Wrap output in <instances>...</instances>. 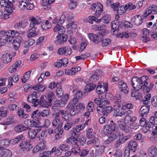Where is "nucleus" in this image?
I'll return each instance as SVG.
<instances>
[{"label":"nucleus","instance_id":"obj_35","mask_svg":"<svg viewBox=\"0 0 157 157\" xmlns=\"http://www.w3.org/2000/svg\"><path fill=\"white\" fill-rule=\"evenodd\" d=\"M70 133L71 135V137H73L74 140H75V143H78L79 142V141L78 140L80 134L79 133L75 131L72 129L70 131Z\"/></svg>","mask_w":157,"mask_h":157},{"label":"nucleus","instance_id":"obj_14","mask_svg":"<svg viewBox=\"0 0 157 157\" xmlns=\"http://www.w3.org/2000/svg\"><path fill=\"white\" fill-rule=\"evenodd\" d=\"M20 146L23 151H28L33 148L32 145L29 141H23L20 144Z\"/></svg>","mask_w":157,"mask_h":157},{"label":"nucleus","instance_id":"obj_40","mask_svg":"<svg viewBox=\"0 0 157 157\" xmlns=\"http://www.w3.org/2000/svg\"><path fill=\"white\" fill-rule=\"evenodd\" d=\"M17 114L18 116L21 119H25L28 117V115L24 113V110L22 109H18Z\"/></svg>","mask_w":157,"mask_h":157},{"label":"nucleus","instance_id":"obj_52","mask_svg":"<svg viewBox=\"0 0 157 157\" xmlns=\"http://www.w3.org/2000/svg\"><path fill=\"white\" fill-rule=\"evenodd\" d=\"M47 95L48 98V100H49L50 102H52V100L55 98V95L51 90H48L47 92Z\"/></svg>","mask_w":157,"mask_h":157},{"label":"nucleus","instance_id":"obj_21","mask_svg":"<svg viewBox=\"0 0 157 157\" xmlns=\"http://www.w3.org/2000/svg\"><path fill=\"white\" fill-rule=\"evenodd\" d=\"M11 152L8 149H0V157H11Z\"/></svg>","mask_w":157,"mask_h":157},{"label":"nucleus","instance_id":"obj_19","mask_svg":"<svg viewBox=\"0 0 157 157\" xmlns=\"http://www.w3.org/2000/svg\"><path fill=\"white\" fill-rule=\"evenodd\" d=\"M118 87L121 91H123L125 94L128 93V88L127 85L123 81H121L118 82Z\"/></svg>","mask_w":157,"mask_h":157},{"label":"nucleus","instance_id":"obj_59","mask_svg":"<svg viewBox=\"0 0 157 157\" xmlns=\"http://www.w3.org/2000/svg\"><path fill=\"white\" fill-rule=\"evenodd\" d=\"M103 22L106 24H108L110 21L111 17L109 14H105L101 18Z\"/></svg>","mask_w":157,"mask_h":157},{"label":"nucleus","instance_id":"obj_56","mask_svg":"<svg viewBox=\"0 0 157 157\" xmlns=\"http://www.w3.org/2000/svg\"><path fill=\"white\" fill-rule=\"evenodd\" d=\"M90 54L89 53H86L84 54L76 56L75 58L77 60L79 59H85L90 56Z\"/></svg>","mask_w":157,"mask_h":157},{"label":"nucleus","instance_id":"obj_41","mask_svg":"<svg viewBox=\"0 0 157 157\" xmlns=\"http://www.w3.org/2000/svg\"><path fill=\"white\" fill-rule=\"evenodd\" d=\"M96 85L90 83L87 84L85 86V92L87 93L93 90L96 87Z\"/></svg>","mask_w":157,"mask_h":157},{"label":"nucleus","instance_id":"obj_44","mask_svg":"<svg viewBox=\"0 0 157 157\" xmlns=\"http://www.w3.org/2000/svg\"><path fill=\"white\" fill-rule=\"evenodd\" d=\"M151 95L149 94L146 95L142 100V102L144 105H149V101L151 99Z\"/></svg>","mask_w":157,"mask_h":157},{"label":"nucleus","instance_id":"obj_42","mask_svg":"<svg viewBox=\"0 0 157 157\" xmlns=\"http://www.w3.org/2000/svg\"><path fill=\"white\" fill-rule=\"evenodd\" d=\"M112 31L114 32L117 30L119 28V23L117 21H114L111 22Z\"/></svg>","mask_w":157,"mask_h":157},{"label":"nucleus","instance_id":"obj_25","mask_svg":"<svg viewBox=\"0 0 157 157\" xmlns=\"http://www.w3.org/2000/svg\"><path fill=\"white\" fill-rule=\"evenodd\" d=\"M52 124L53 126L57 128L58 131L60 129H61V128L63 125V123L61 120L59 119L55 120H52Z\"/></svg>","mask_w":157,"mask_h":157},{"label":"nucleus","instance_id":"obj_61","mask_svg":"<svg viewBox=\"0 0 157 157\" xmlns=\"http://www.w3.org/2000/svg\"><path fill=\"white\" fill-rule=\"evenodd\" d=\"M76 73L75 68L72 67L70 70H67L65 71V74L66 75H72Z\"/></svg>","mask_w":157,"mask_h":157},{"label":"nucleus","instance_id":"obj_60","mask_svg":"<svg viewBox=\"0 0 157 157\" xmlns=\"http://www.w3.org/2000/svg\"><path fill=\"white\" fill-rule=\"evenodd\" d=\"M59 112L62 115V118H63L65 121L68 120L69 118L68 117L69 116L68 112L66 111L63 110H60L59 111Z\"/></svg>","mask_w":157,"mask_h":157},{"label":"nucleus","instance_id":"obj_15","mask_svg":"<svg viewBox=\"0 0 157 157\" xmlns=\"http://www.w3.org/2000/svg\"><path fill=\"white\" fill-rule=\"evenodd\" d=\"M131 21L135 25H140L143 22L142 16L139 15H135L132 18Z\"/></svg>","mask_w":157,"mask_h":157},{"label":"nucleus","instance_id":"obj_8","mask_svg":"<svg viewBox=\"0 0 157 157\" xmlns=\"http://www.w3.org/2000/svg\"><path fill=\"white\" fill-rule=\"evenodd\" d=\"M108 88V84L106 83L104 84L103 83L99 82L96 90L98 94H102L105 92L107 91Z\"/></svg>","mask_w":157,"mask_h":157},{"label":"nucleus","instance_id":"obj_64","mask_svg":"<svg viewBox=\"0 0 157 157\" xmlns=\"http://www.w3.org/2000/svg\"><path fill=\"white\" fill-rule=\"evenodd\" d=\"M56 93L57 96L58 98H61L63 95V92L62 90L61 87L60 85V86L57 88L56 90Z\"/></svg>","mask_w":157,"mask_h":157},{"label":"nucleus","instance_id":"obj_36","mask_svg":"<svg viewBox=\"0 0 157 157\" xmlns=\"http://www.w3.org/2000/svg\"><path fill=\"white\" fill-rule=\"evenodd\" d=\"M127 134L125 135L124 134H123L121 137L119 138V140L121 141V142L123 143L125 142L127 140L129 139L131 136V132L130 133H126Z\"/></svg>","mask_w":157,"mask_h":157},{"label":"nucleus","instance_id":"obj_47","mask_svg":"<svg viewBox=\"0 0 157 157\" xmlns=\"http://www.w3.org/2000/svg\"><path fill=\"white\" fill-rule=\"evenodd\" d=\"M39 112L38 109H36L35 111H34L31 117L35 120H37V121H39L40 119V118L39 117Z\"/></svg>","mask_w":157,"mask_h":157},{"label":"nucleus","instance_id":"obj_9","mask_svg":"<svg viewBox=\"0 0 157 157\" xmlns=\"http://www.w3.org/2000/svg\"><path fill=\"white\" fill-rule=\"evenodd\" d=\"M58 35L56 37V39L55 41V43L57 45L64 43L67 40V36L63 33Z\"/></svg>","mask_w":157,"mask_h":157},{"label":"nucleus","instance_id":"obj_53","mask_svg":"<svg viewBox=\"0 0 157 157\" xmlns=\"http://www.w3.org/2000/svg\"><path fill=\"white\" fill-rule=\"evenodd\" d=\"M64 56H70L72 54V49L69 46H64Z\"/></svg>","mask_w":157,"mask_h":157},{"label":"nucleus","instance_id":"obj_28","mask_svg":"<svg viewBox=\"0 0 157 157\" xmlns=\"http://www.w3.org/2000/svg\"><path fill=\"white\" fill-rule=\"evenodd\" d=\"M7 32H9V34H8V39L9 40H12L13 39H14L16 37L18 36V33L16 31L12 30H8Z\"/></svg>","mask_w":157,"mask_h":157},{"label":"nucleus","instance_id":"obj_50","mask_svg":"<svg viewBox=\"0 0 157 157\" xmlns=\"http://www.w3.org/2000/svg\"><path fill=\"white\" fill-rule=\"evenodd\" d=\"M127 10L126 5L122 6L118 8L117 10V13L118 14L121 15L125 13Z\"/></svg>","mask_w":157,"mask_h":157},{"label":"nucleus","instance_id":"obj_43","mask_svg":"<svg viewBox=\"0 0 157 157\" xmlns=\"http://www.w3.org/2000/svg\"><path fill=\"white\" fill-rule=\"evenodd\" d=\"M99 72L98 70H97L94 73V74L91 76L89 80L90 82H96L98 78V76L97 75V73Z\"/></svg>","mask_w":157,"mask_h":157},{"label":"nucleus","instance_id":"obj_57","mask_svg":"<svg viewBox=\"0 0 157 157\" xmlns=\"http://www.w3.org/2000/svg\"><path fill=\"white\" fill-rule=\"evenodd\" d=\"M26 0L22 1L18 6L19 9L21 10H23L26 9V5H27Z\"/></svg>","mask_w":157,"mask_h":157},{"label":"nucleus","instance_id":"obj_11","mask_svg":"<svg viewBox=\"0 0 157 157\" xmlns=\"http://www.w3.org/2000/svg\"><path fill=\"white\" fill-rule=\"evenodd\" d=\"M27 33V37L28 38H31L38 35L39 34V31L36 27H30Z\"/></svg>","mask_w":157,"mask_h":157},{"label":"nucleus","instance_id":"obj_10","mask_svg":"<svg viewBox=\"0 0 157 157\" xmlns=\"http://www.w3.org/2000/svg\"><path fill=\"white\" fill-rule=\"evenodd\" d=\"M88 36L90 39L95 44H98L102 40V37L99 36L96 34L93 33H89L88 34Z\"/></svg>","mask_w":157,"mask_h":157},{"label":"nucleus","instance_id":"obj_55","mask_svg":"<svg viewBox=\"0 0 157 157\" xmlns=\"http://www.w3.org/2000/svg\"><path fill=\"white\" fill-rule=\"evenodd\" d=\"M49 115V110L45 109L39 112V116L43 117H47Z\"/></svg>","mask_w":157,"mask_h":157},{"label":"nucleus","instance_id":"obj_13","mask_svg":"<svg viewBox=\"0 0 157 157\" xmlns=\"http://www.w3.org/2000/svg\"><path fill=\"white\" fill-rule=\"evenodd\" d=\"M22 41V37L21 36H18L12 40L11 42L13 43L14 48L17 50L20 46V43Z\"/></svg>","mask_w":157,"mask_h":157},{"label":"nucleus","instance_id":"obj_38","mask_svg":"<svg viewBox=\"0 0 157 157\" xmlns=\"http://www.w3.org/2000/svg\"><path fill=\"white\" fill-rule=\"evenodd\" d=\"M121 106H119L114 108V113L116 114V116L121 117L125 114V112L124 111L120 110Z\"/></svg>","mask_w":157,"mask_h":157},{"label":"nucleus","instance_id":"obj_22","mask_svg":"<svg viewBox=\"0 0 157 157\" xmlns=\"http://www.w3.org/2000/svg\"><path fill=\"white\" fill-rule=\"evenodd\" d=\"M25 139V137L22 134L16 137L11 139L8 142L12 144H15L20 141L23 140Z\"/></svg>","mask_w":157,"mask_h":157},{"label":"nucleus","instance_id":"obj_39","mask_svg":"<svg viewBox=\"0 0 157 157\" xmlns=\"http://www.w3.org/2000/svg\"><path fill=\"white\" fill-rule=\"evenodd\" d=\"M134 122H129L128 123H124L125 125H127L129 129H136L138 128L139 126L138 124H135L134 123Z\"/></svg>","mask_w":157,"mask_h":157},{"label":"nucleus","instance_id":"obj_2","mask_svg":"<svg viewBox=\"0 0 157 157\" xmlns=\"http://www.w3.org/2000/svg\"><path fill=\"white\" fill-rule=\"evenodd\" d=\"M76 102H71L68 104L67 108L70 109V113L71 116H74L78 113L81 110L85 108V105L83 103H78L74 106Z\"/></svg>","mask_w":157,"mask_h":157},{"label":"nucleus","instance_id":"obj_16","mask_svg":"<svg viewBox=\"0 0 157 157\" xmlns=\"http://www.w3.org/2000/svg\"><path fill=\"white\" fill-rule=\"evenodd\" d=\"M12 58V56L10 53H5L2 55L1 60L4 63L7 64L11 62Z\"/></svg>","mask_w":157,"mask_h":157},{"label":"nucleus","instance_id":"obj_27","mask_svg":"<svg viewBox=\"0 0 157 157\" xmlns=\"http://www.w3.org/2000/svg\"><path fill=\"white\" fill-rule=\"evenodd\" d=\"M24 123L26 126V127L29 128L30 127H36L37 126V123L34 121H31L29 119L25 120Z\"/></svg>","mask_w":157,"mask_h":157},{"label":"nucleus","instance_id":"obj_51","mask_svg":"<svg viewBox=\"0 0 157 157\" xmlns=\"http://www.w3.org/2000/svg\"><path fill=\"white\" fill-rule=\"evenodd\" d=\"M112 108L111 106H108L104 108L103 111V115L104 116H107V115L112 111Z\"/></svg>","mask_w":157,"mask_h":157},{"label":"nucleus","instance_id":"obj_4","mask_svg":"<svg viewBox=\"0 0 157 157\" xmlns=\"http://www.w3.org/2000/svg\"><path fill=\"white\" fill-rule=\"evenodd\" d=\"M157 14V6L153 5L149 6L146 10L144 14V17H148L149 18H151L152 19L154 18V16L151 14Z\"/></svg>","mask_w":157,"mask_h":157},{"label":"nucleus","instance_id":"obj_32","mask_svg":"<svg viewBox=\"0 0 157 157\" xmlns=\"http://www.w3.org/2000/svg\"><path fill=\"white\" fill-rule=\"evenodd\" d=\"M21 61L20 60L17 61L12 66L9 68V72L11 73L16 71L17 67L21 64Z\"/></svg>","mask_w":157,"mask_h":157},{"label":"nucleus","instance_id":"obj_20","mask_svg":"<svg viewBox=\"0 0 157 157\" xmlns=\"http://www.w3.org/2000/svg\"><path fill=\"white\" fill-rule=\"evenodd\" d=\"M41 128L34 129H31L29 128V129H28L29 130L28 132L29 136L31 139L34 138L36 135L37 133L41 131Z\"/></svg>","mask_w":157,"mask_h":157},{"label":"nucleus","instance_id":"obj_48","mask_svg":"<svg viewBox=\"0 0 157 157\" xmlns=\"http://www.w3.org/2000/svg\"><path fill=\"white\" fill-rule=\"evenodd\" d=\"M31 71H28L25 73L23 77L21 78L22 81L23 83H25L29 78L30 77V74Z\"/></svg>","mask_w":157,"mask_h":157},{"label":"nucleus","instance_id":"obj_58","mask_svg":"<svg viewBox=\"0 0 157 157\" xmlns=\"http://www.w3.org/2000/svg\"><path fill=\"white\" fill-rule=\"evenodd\" d=\"M82 96V93L80 91H78L75 94V98L72 100L73 102H76L78 99L81 98Z\"/></svg>","mask_w":157,"mask_h":157},{"label":"nucleus","instance_id":"obj_18","mask_svg":"<svg viewBox=\"0 0 157 157\" xmlns=\"http://www.w3.org/2000/svg\"><path fill=\"white\" fill-rule=\"evenodd\" d=\"M150 109V105H144L142 106L139 111L140 116L142 117L148 113L149 112Z\"/></svg>","mask_w":157,"mask_h":157},{"label":"nucleus","instance_id":"obj_45","mask_svg":"<svg viewBox=\"0 0 157 157\" xmlns=\"http://www.w3.org/2000/svg\"><path fill=\"white\" fill-rule=\"evenodd\" d=\"M103 6L101 4H98L97 9L95 13V15L98 17H99L102 11Z\"/></svg>","mask_w":157,"mask_h":157},{"label":"nucleus","instance_id":"obj_1","mask_svg":"<svg viewBox=\"0 0 157 157\" xmlns=\"http://www.w3.org/2000/svg\"><path fill=\"white\" fill-rule=\"evenodd\" d=\"M148 77L147 76H142L139 78L137 77H134L132 79L131 82L134 90L138 91L140 89H142L143 91L149 92L151 90L154 85L152 83H150L148 85L147 81Z\"/></svg>","mask_w":157,"mask_h":157},{"label":"nucleus","instance_id":"obj_46","mask_svg":"<svg viewBox=\"0 0 157 157\" xmlns=\"http://www.w3.org/2000/svg\"><path fill=\"white\" fill-rule=\"evenodd\" d=\"M46 86H43L40 84L33 86V89L34 90H38L39 91H43L46 88Z\"/></svg>","mask_w":157,"mask_h":157},{"label":"nucleus","instance_id":"obj_26","mask_svg":"<svg viewBox=\"0 0 157 157\" xmlns=\"http://www.w3.org/2000/svg\"><path fill=\"white\" fill-rule=\"evenodd\" d=\"M137 146V144L135 141L131 140L128 144V147L130 151L134 152L136 149Z\"/></svg>","mask_w":157,"mask_h":157},{"label":"nucleus","instance_id":"obj_49","mask_svg":"<svg viewBox=\"0 0 157 157\" xmlns=\"http://www.w3.org/2000/svg\"><path fill=\"white\" fill-rule=\"evenodd\" d=\"M88 19L89 22L91 24H93V21L99 23L101 20V19H98L97 17L94 16H89L88 17Z\"/></svg>","mask_w":157,"mask_h":157},{"label":"nucleus","instance_id":"obj_12","mask_svg":"<svg viewBox=\"0 0 157 157\" xmlns=\"http://www.w3.org/2000/svg\"><path fill=\"white\" fill-rule=\"evenodd\" d=\"M30 24V27H36L35 26L37 25H39L41 22V20L40 17H30L29 19Z\"/></svg>","mask_w":157,"mask_h":157},{"label":"nucleus","instance_id":"obj_17","mask_svg":"<svg viewBox=\"0 0 157 157\" xmlns=\"http://www.w3.org/2000/svg\"><path fill=\"white\" fill-rule=\"evenodd\" d=\"M121 95L119 94H117L114 98L113 101V108L121 106Z\"/></svg>","mask_w":157,"mask_h":157},{"label":"nucleus","instance_id":"obj_33","mask_svg":"<svg viewBox=\"0 0 157 157\" xmlns=\"http://www.w3.org/2000/svg\"><path fill=\"white\" fill-rule=\"evenodd\" d=\"M18 75H14L13 77H10L8 79V87H10L12 85V81L16 82L18 80Z\"/></svg>","mask_w":157,"mask_h":157},{"label":"nucleus","instance_id":"obj_5","mask_svg":"<svg viewBox=\"0 0 157 157\" xmlns=\"http://www.w3.org/2000/svg\"><path fill=\"white\" fill-rule=\"evenodd\" d=\"M9 34V32L7 31L4 30L0 32V46L4 45V44L7 42H10L12 41L11 40L8 39V34Z\"/></svg>","mask_w":157,"mask_h":157},{"label":"nucleus","instance_id":"obj_23","mask_svg":"<svg viewBox=\"0 0 157 157\" xmlns=\"http://www.w3.org/2000/svg\"><path fill=\"white\" fill-rule=\"evenodd\" d=\"M28 129H29V128L26 127L22 124H18L14 128V130L17 133H21L28 130Z\"/></svg>","mask_w":157,"mask_h":157},{"label":"nucleus","instance_id":"obj_30","mask_svg":"<svg viewBox=\"0 0 157 157\" xmlns=\"http://www.w3.org/2000/svg\"><path fill=\"white\" fill-rule=\"evenodd\" d=\"M27 25V21H19L18 23H16L14 25V28L16 29H20L21 28H24Z\"/></svg>","mask_w":157,"mask_h":157},{"label":"nucleus","instance_id":"obj_29","mask_svg":"<svg viewBox=\"0 0 157 157\" xmlns=\"http://www.w3.org/2000/svg\"><path fill=\"white\" fill-rule=\"evenodd\" d=\"M148 152L151 156L154 157L157 154V148L155 145L152 146L149 148Z\"/></svg>","mask_w":157,"mask_h":157},{"label":"nucleus","instance_id":"obj_31","mask_svg":"<svg viewBox=\"0 0 157 157\" xmlns=\"http://www.w3.org/2000/svg\"><path fill=\"white\" fill-rule=\"evenodd\" d=\"M41 26L44 30H46L50 28L52 24L48 20L43 21L41 24Z\"/></svg>","mask_w":157,"mask_h":157},{"label":"nucleus","instance_id":"obj_54","mask_svg":"<svg viewBox=\"0 0 157 157\" xmlns=\"http://www.w3.org/2000/svg\"><path fill=\"white\" fill-rule=\"evenodd\" d=\"M78 143L74 144L73 147L72 148V152L75 154H78L80 152V149Z\"/></svg>","mask_w":157,"mask_h":157},{"label":"nucleus","instance_id":"obj_6","mask_svg":"<svg viewBox=\"0 0 157 157\" xmlns=\"http://www.w3.org/2000/svg\"><path fill=\"white\" fill-rule=\"evenodd\" d=\"M37 93L34 92L31 94L29 95L27 98V101L32 104V105L36 107L39 104L38 99H36Z\"/></svg>","mask_w":157,"mask_h":157},{"label":"nucleus","instance_id":"obj_63","mask_svg":"<svg viewBox=\"0 0 157 157\" xmlns=\"http://www.w3.org/2000/svg\"><path fill=\"white\" fill-rule=\"evenodd\" d=\"M40 135H39V136L37 137V139L39 140H43L47 137V132H46V131H42L40 133Z\"/></svg>","mask_w":157,"mask_h":157},{"label":"nucleus","instance_id":"obj_24","mask_svg":"<svg viewBox=\"0 0 157 157\" xmlns=\"http://www.w3.org/2000/svg\"><path fill=\"white\" fill-rule=\"evenodd\" d=\"M53 30L55 32L58 33L59 34L63 33L65 32V28L61 25L57 24Z\"/></svg>","mask_w":157,"mask_h":157},{"label":"nucleus","instance_id":"obj_3","mask_svg":"<svg viewBox=\"0 0 157 157\" xmlns=\"http://www.w3.org/2000/svg\"><path fill=\"white\" fill-rule=\"evenodd\" d=\"M117 128V124L113 121H111L109 125H105L104 127L103 130L105 135L111 134L115 132Z\"/></svg>","mask_w":157,"mask_h":157},{"label":"nucleus","instance_id":"obj_62","mask_svg":"<svg viewBox=\"0 0 157 157\" xmlns=\"http://www.w3.org/2000/svg\"><path fill=\"white\" fill-rule=\"evenodd\" d=\"M133 107V106L131 103L123 104L122 109L123 110H125L127 109H130Z\"/></svg>","mask_w":157,"mask_h":157},{"label":"nucleus","instance_id":"obj_37","mask_svg":"<svg viewBox=\"0 0 157 157\" xmlns=\"http://www.w3.org/2000/svg\"><path fill=\"white\" fill-rule=\"evenodd\" d=\"M117 123L119 126L120 129L124 131L126 133H130V130L129 129L128 127L126 125L127 128H126L124 124H122V122L121 121H118L117 122Z\"/></svg>","mask_w":157,"mask_h":157},{"label":"nucleus","instance_id":"obj_7","mask_svg":"<svg viewBox=\"0 0 157 157\" xmlns=\"http://www.w3.org/2000/svg\"><path fill=\"white\" fill-rule=\"evenodd\" d=\"M125 112V116L124 118V123H128L129 122H135L137 118L135 116H130V115L132 113V111L130 109L124 110Z\"/></svg>","mask_w":157,"mask_h":157},{"label":"nucleus","instance_id":"obj_34","mask_svg":"<svg viewBox=\"0 0 157 157\" xmlns=\"http://www.w3.org/2000/svg\"><path fill=\"white\" fill-rule=\"evenodd\" d=\"M110 135L107 140L104 141L105 144H109L111 142L114 141L117 137V135L116 134H109Z\"/></svg>","mask_w":157,"mask_h":157}]
</instances>
